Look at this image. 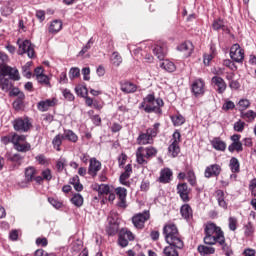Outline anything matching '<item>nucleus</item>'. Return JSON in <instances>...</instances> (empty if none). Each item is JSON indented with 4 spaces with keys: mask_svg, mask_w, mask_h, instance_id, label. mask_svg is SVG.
Segmentation results:
<instances>
[{
    "mask_svg": "<svg viewBox=\"0 0 256 256\" xmlns=\"http://www.w3.org/2000/svg\"><path fill=\"white\" fill-rule=\"evenodd\" d=\"M163 235L166 243H169L171 247H175L176 249H183V247H185L183 237H181L177 225L173 223L166 224L163 227Z\"/></svg>",
    "mask_w": 256,
    "mask_h": 256,
    "instance_id": "f257e3e1",
    "label": "nucleus"
},
{
    "mask_svg": "<svg viewBox=\"0 0 256 256\" xmlns=\"http://www.w3.org/2000/svg\"><path fill=\"white\" fill-rule=\"evenodd\" d=\"M165 102L162 98H155V93L146 95L140 104L139 109H144L145 113H156V115H162Z\"/></svg>",
    "mask_w": 256,
    "mask_h": 256,
    "instance_id": "f03ea898",
    "label": "nucleus"
},
{
    "mask_svg": "<svg viewBox=\"0 0 256 256\" xmlns=\"http://www.w3.org/2000/svg\"><path fill=\"white\" fill-rule=\"evenodd\" d=\"M157 153H159V150L154 146H140L136 150V162L138 165L145 167V165L149 164L151 159L157 157Z\"/></svg>",
    "mask_w": 256,
    "mask_h": 256,
    "instance_id": "7ed1b4c3",
    "label": "nucleus"
},
{
    "mask_svg": "<svg viewBox=\"0 0 256 256\" xmlns=\"http://www.w3.org/2000/svg\"><path fill=\"white\" fill-rule=\"evenodd\" d=\"M160 127L161 123L156 122L152 127L147 128L145 132H140L136 139L137 145H153L155 137L159 135Z\"/></svg>",
    "mask_w": 256,
    "mask_h": 256,
    "instance_id": "20e7f679",
    "label": "nucleus"
},
{
    "mask_svg": "<svg viewBox=\"0 0 256 256\" xmlns=\"http://www.w3.org/2000/svg\"><path fill=\"white\" fill-rule=\"evenodd\" d=\"M204 243L205 245H215L216 239H221L225 233L221 230V227L217 226V224L213 222H208L204 228ZM211 235H216V237H212Z\"/></svg>",
    "mask_w": 256,
    "mask_h": 256,
    "instance_id": "39448f33",
    "label": "nucleus"
},
{
    "mask_svg": "<svg viewBox=\"0 0 256 256\" xmlns=\"http://www.w3.org/2000/svg\"><path fill=\"white\" fill-rule=\"evenodd\" d=\"M25 141H27V136L19 135L17 133L12 134V143L16 151H19L20 153H27V151H31V144Z\"/></svg>",
    "mask_w": 256,
    "mask_h": 256,
    "instance_id": "423d86ee",
    "label": "nucleus"
},
{
    "mask_svg": "<svg viewBox=\"0 0 256 256\" xmlns=\"http://www.w3.org/2000/svg\"><path fill=\"white\" fill-rule=\"evenodd\" d=\"M135 241V234L131 232L128 228H122L118 232V245L124 249L125 247H129L130 243Z\"/></svg>",
    "mask_w": 256,
    "mask_h": 256,
    "instance_id": "0eeeda50",
    "label": "nucleus"
},
{
    "mask_svg": "<svg viewBox=\"0 0 256 256\" xmlns=\"http://www.w3.org/2000/svg\"><path fill=\"white\" fill-rule=\"evenodd\" d=\"M13 129L18 133H29L31 131V127H33V123L29 120V117H19L16 118L13 122Z\"/></svg>",
    "mask_w": 256,
    "mask_h": 256,
    "instance_id": "6e6552de",
    "label": "nucleus"
},
{
    "mask_svg": "<svg viewBox=\"0 0 256 256\" xmlns=\"http://www.w3.org/2000/svg\"><path fill=\"white\" fill-rule=\"evenodd\" d=\"M17 43L19 45L18 55H25V53H27L29 59H35V57H37L35 54V46L29 40L22 42L18 40Z\"/></svg>",
    "mask_w": 256,
    "mask_h": 256,
    "instance_id": "1a4fd4ad",
    "label": "nucleus"
},
{
    "mask_svg": "<svg viewBox=\"0 0 256 256\" xmlns=\"http://www.w3.org/2000/svg\"><path fill=\"white\" fill-rule=\"evenodd\" d=\"M230 58L234 63H243L245 50L239 44H233L230 48Z\"/></svg>",
    "mask_w": 256,
    "mask_h": 256,
    "instance_id": "9d476101",
    "label": "nucleus"
},
{
    "mask_svg": "<svg viewBox=\"0 0 256 256\" xmlns=\"http://www.w3.org/2000/svg\"><path fill=\"white\" fill-rule=\"evenodd\" d=\"M149 219H151V214H149V211H144L143 213L135 214L132 217V223L136 229H144L145 222L149 221Z\"/></svg>",
    "mask_w": 256,
    "mask_h": 256,
    "instance_id": "9b49d317",
    "label": "nucleus"
},
{
    "mask_svg": "<svg viewBox=\"0 0 256 256\" xmlns=\"http://www.w3.org/2000/svg\"><path fill=\"white\" fill-rule=\"evenodd\" d=\"M176 191L183 203H189V201H191V197L189 196L191 195V189L189 188V185H187V183H178Z\"/></svg>",
    "mask_w": 256,
    "mask_h": 256,
    "instance_id": "f8f14e48",
    "label": "nucleus"
},
{
    "mask_svg": "<svg viewBox=\"0 0 256 256\" xmlns=\"http://www.w3.org/2000/svg\"><path fill=\"white\" fill-rule=\"evenodd\" d=\"M191 93L194 97H203L205 95V80L197 78L191 84Z\"/></svg>",
    "mask_w": 256,
    "mask_h": 256,
    "instance_id": "ddd939ff",
    "label": "nucleus"
},
{
    "mask_svg": "<svg viewBox=\"0 0 256 256\" xmlns=\"http://www.w3.org/2000/svg\"><path fill=\"white\" fill-rule=\"evenodd\" d=\"M223 171V168L219 164H210L204 170V177L211 179L212 177H219Z\"/></svg>",
    "mask_w": 256,
    "mask_h": 256,
    "instance_id": "4468645a",
    "label": "nucleus"
},
{
    "mask_svg": "<svg viewBox=\"0 0 256 256\" xmlns=\"http://www.w3.org/2000/svg\"><path fill=\"white\" fill-rule=\"evenodd\" d=\"M101 161L97 160V158H90L89 167H88V175L95 179L97 177L99 171H101Z\"/></svg>",
    "mask_w": 256,
    "mask_h": 256,
    "instance_id": "2eb2a0df",
    "label": "nucleus"
},
{
    "mask_svg": "<svg viewBox=\"0 0 256 256\" xmlns=\"http://www.w3.org/2000/svg\"><path fill=\"white\" fill-rule=\"evenodd\" d=\"M212 85H214V89L219 93V95H223L225 91H227V82L220 76L212 77Z\"/></svg>",
    "mask_w": 256,
    "mask_h": 256,
    "instance_id": "dca6fc26",
    "label": "nucleus"
},
{
    "mask_svg": "<svg viewBox=\"0 0 256 256\" xmlns=\"http://www.w3.org/2000/svg\"><path fill=\"white\" fill-rule=\"evenodd\" d=\"M176 49L182 53L183 57L187 58L191 57L194 47L191 41H185L179 44Z\"/></svg>",
    "mask_w": 256,
    "mask_h": 256,
    "instance_id": "f3484780",
    "label": "nucleus"
},
{
    "mask_svg": "<svg viewBox=\"0 0 256 256\" xmlns=\"http://www.w3.org/2000/svg\"><path fill=\"white\" fill-rule=\"evenodd\" d=\"M2 73L6 75V77H9L11 81H19L21 79V76L19 75V70L16 67H11L9 65H6L2 68Z\"/></svg>",
    "mask_w": 256,
    "mask_h": 256,
    "instance_id": "a211bd4d",
    "label": "nucleus"
},
{
    "mask_svg": "<svg viewBox=\"0 0 256 256\" xmlns=\"http://www.w3.org/2000/svg\"><path fill=\"white\" fill-rule=\"evenodd\" d=\"M114 193L119 198L118 207L125 209L127 207V189L123 187H117Z\"/></svg>",
    "mask_w": 256,
    "mask_h": 256,
    "instance_id": "6ab92c4d",
    "label": "nucleus"
},
{
    "mask_svg": "<svg viewBox=\"0 0 256 256\" xmlns=\"http://www.w3.org/2000/svg\"><path fill=\"white\" fill-rule=\"evenodd\" d=\"M24 175L25 181L19 183L20 187H27L29 183L33 182V179H35V175H37V169H35V167L33 166H30L25 169Z\"/></svg>",
    "mask_w": 256,
    "mask_h": 256,
    "instance_id": "aec40b11",
    "label": "nucleus"
},
{
    "mask_svg": "<svg viewBox=\"0 0 256 256\" xmlns=\"http://www.w3.org/2000/svg\"><path fill=\"white\" fill-rule=\"evenodd\" d=\"M55 105H57V98L46 99L37 103V109L41 111V113H45L51 109V107H55Z\"/></svg>",
    "mask_w": 256,
    "mask_h": 256,
    "instance_id": "412c9836",
    "label": "nucleus"
},
{
    "mask_svg": "<svg viewBox=\"0 0 256 256\" xmlns=\"http://www.w3.org/2000/svg\"><path fill=\"white\" fill-rule=\"evenodd\" d=\"M132 173H133V166L131 164H127L124 172L119 177V181L121 185H124L125 187H131V182L127 181V179L131 177Z\"/></svg>",
    "mask_w": 256,
    "mask_h": 256,
    "instance_id": "4be33fe9",
    "label": "nucleus"
},
{
    "mask_svg": "<svg viewBox=\"0 0 256 256\" xmlns=\"http://www.w3.org/2000/svg\"><path fill=\"white\" fill-rule=\"evenodd\" d=\"M173 180V171L169 168H163L160 171V176L158 178L159 183H163L164 185L167 183H171Z\"/></svg>",
    "mask_w": 256,
    "mask_h": 256,
    "instance_id": "5701e85b",
    "label": "nucleus"
},
{
    "mask_svg": "<svg viewBox=\"0 0 256 256\" xmlns=\"http://www.w3.org/2000/svg\"><path fill=\"white\" fill-rule=\"evenodd\" d=\"M180 215L183 217L186 221H189V219H193V208H191V205L185 203L180 207Z\"/></svg>",
    "mask_w": 256,
    "mask_h": 256,
    "instance_id": "b1692460",
    "label": "nucleus"
},
{
    "mask_svg": "<svg viewBox=\"0 0 256 256\" xmlns=\"http://www.w3.org/2000/svg\"><path fill=\"white\" fill-rule=\"evenodd\" d=\"M215 195H216V201L218 202L219 207L224 209V211H227L228 204H227V201H225V192L219 189V190H216Z\"/></svg>",
    "mask_w": 256,
    "mask_h": 256,
    "instance_id": "393cba45",
    "label": "nucleus"
},
{
    "mask_svg": "<svg viewBox=\"0 0 256 256\" xmlns=\"http://www.w3.org/2000/svg\"><path fill=\"white\" fill-rule=\"evenodd\" d=\"M212 29L214 31H224L229 33V28L225 25V21L221 18L215 19L212 23Z\"/></svg>",
    "mask_w": 256,
    "mask_h": 256,
    "instance_id": "a878e982",
    "label": "nucleus"
},
{
    "mask_svg": "<svg viewBox=\"0 0 256 256\" xmlns=\"http://www.w3.org/2000/svg\"><path fill=\"white\" fill-rule=\"evenodd\" d=\"M153 53L159 61H164L167 55V48H165V46L156 45L153 49Z\"/></svg>",
    "mask_w": 256,
    "mask_h": 256,
    "instance_id": "bb28decb",
    "label": "nucleus"
},
{
    "mask_svg": "<svg viewBox=\"0 0 256 256\" xmlns=\"http://www.w3.org/2000/svg\"><path fill=\"white\" fill-rule=\"evenodd\" d=\"M215 55H216L215 45H211L210 53L204 54V56H203V63L206 67H209V65H211V61H213V59H215Z\"/></svg>",
    "mask_w": 256,
    "mask_h": 256,
    "instance_id": "cd10ccee",
    "label": "nucleus"
},
{
    "mask_svg": "<svg viewBox=\"0 0 256 256\" xmlns=\"http://www.w3.org/2000/svg\"><path fill=\"white\" fill-rule=\"evenodd\" d=\"M211 145L216 151H225L227 149V143L221 140V138H214L211 141Z\"/></svg>",
    "mask_w": 256,
    "mask_h": 256,
    "instance_id": "c85d7f7f",
    "label": "nucleus"
},
{
    "mask_svg": "<svg viewBox=\"0 0 256 256\" xmlns=\"http://www.w3.org/2000/svg\"><path fill=\"white\" fill-rule=\"evenodd\" d=\"M63 29V22L61 20H54L50 23L48 28L49 33H59Z\"/></svg>",
    "mask_w": 256,
    "mask_h": 256,
    "instance_id": "c756f323",
    "label": "nucleus"
},
{
    "mask_svg": "<svg viewBox=\"0 0 256 256\" xmlns=\"http://www.w3.org/2000/svg\"><path fill=\"white\" fill-rule=\"evenodd\" d=\"M218 244L222 247V251L226 256L233 255V249L231 248V245L227 244L225 241V236L221 238Z\"/></svg>",
    "mask_w": 256,
    "mask_h": 256,
    "instance_id": "7c9ffc66",
    "label": "nucleus"
},
{
    "mask_svg": "<svg viewBox=\"0 0 256 256\" xmlns=\"http://www.w3.org/2000/svg\"><path fill=\"white\" fill-rule=\"evenodd\" d=\"M241 119H244V121H247V123H253L256 118V112L253 110H248L246 112H241L240 114Z\"/></svg>",
    "mask_w": 256,
    "mask_h": 256,
    "instance_id": "2f4dec72",
    "label": "nucleus"
},
{
    "mask_svg": "<svg viewBox=\"0 0 256 256\" xmlns=\"http://www.w3.org/2000/svg\"><path fill=\"white\" fill-rule=\"evenodd\" d=\"M63 140H65V136L63 134L56 135L52 140L53 149L56 151H61V145H63Z\"/></svg>",
    "mask_w": 256,
    "mask_h": 256,
    "instance_id": "473e14b6",
    "label": "nucleus"
},
{
    "mask_svg": "<svg viewBox=\"0 0 256 256\" xmlns=\"http://www.w3.org/2000/svg\"><path fill=\"white\" fill-rule=\"evenodd\" d=\"M198 253L202 256L214 255L215 248L211 246L199 245L197 248Z\"/></svg>",
    "mask_w": 256,
    "mask_h": 256,
    "instance_id": "72a5a7b5",
    "label": "nucleus"
},
{
    "mask_svg": "<svg viewBox=\"0 0 256 256\" xmlns=\"http://www.w3.org/2000/svg\"><path fill=\"white\" fill-rule=\"evenodd\" d=\"M229 167L232 173H240L241 172V164L239 163V159L236 157H232L229 162Z\"/></svg>",
    "mask_w": 256,
    "mask_h": 256,
    "instance_id": "f704fd0d",
    "label": "nucleus"
},
{
    "mask_svg": "<svg viewBox=\"0 0 256 256\" xmlns=\"http://www.w3.org/2000/svg\"><path fill=\"white\" fill-rule=\"evenodd\" d=\"M121 91L123 93H135L137 91V85L132 82H124L121 85Z\"/></svg>",
    "mask_w": 256,
    "mask_h": 256,
    "instance_id": "c9c22d12",
    "label": "nucleus"
},
{
    "mask_svg": "<svg viewBox=\"0 0 256 256\" xmlns=\"http://www.w3.org/2000/svg\"><path fill=\"white\" fill-rule=\"evenodd\" d=\"M106 233L110 237L117 235V233H119V224L117 222H110L106 229Z\"/></svg>",
    "mask_w": 256,
    "mask_h": 256,
    "instance_id": "e433bc0d",
    "label": "nucleus"
},
{
    "mask_svg": "<svg viewBox=\"0 0 256 256\" xmlns=\"http://www.w3.org/2000/svg\"><path fill=\"white\" fill-rule=\"evenodd\" d=\"M62 135H64V139H67L70 143H77L79 141V136H77L73 130H65Z\"/></svg>",
    "mask_w": 256,
    "mask_h": 256,
    "instance_id": "4c0bfd02",
    "label": "nucleus"
},
{
    "mask_svg": "<svg viewBox=\"0 0 256 256\" xmlns=\"http://www.w3.org/2000/svg\"><path fill=\"white\" fill-rule=\"evenodd\" d=\"M179 153H181V146H179V144L171 143L168 146V154L171 155L173 158L179 157Z\"/></svg>",
    "mask_w": 256,
    "mask_h": 256,
    "instance_id": "58836bf2",
    "label": "nucleus"
},
{
    "mask_svg": "<svg viewBox=\"0 0 256 256\" xmlns=\"http://www.w3.org/2000/svg\"><path fill=\"white\" fill-rule=\"evenodd\" d=\"M161 69H164V71H167L168 73H173L175 71V63L171 62L170 60H163V62L160 64Z\"/></svg>",
    "mask_w": 256,
    "mask_h": 256,
    "instance_id": "ea45409f",
    "label": "nucleus"
},
{
    "mask_svg": "<svg viewBox=\"0 0 256 256\" xmlns=\"http://www.w3.org/2000/svg\"><path fill=\"white\" fill-rule=\"evenodd\" d=\"M171 121L174 127H181V125H185V117L181 114H176L171 116Z\"/></svg>",
    "mask_w": 256,
    "mask_h": 256,
    "instance_id": "a19ab883",
    "label": "nucleus"
},
{
    "mask_svg": "<svg viewBox=\"0 0 256 256\" xmlns=\"http://www.w3.org/2000/svg\"><path fill=\"white\" fill-rule=\"evenodd\" d=\"M23 159H24L23 156H21L20 154H14L8 158V161H11V163H14V167L19 169V167L23 165Z\"/></svg>",
    "mask_w": 256,
    "mask_h": 256,
    "instance_id": "79ce46f5",
    "label": "nucleus"
},
{
    "mask_svg": "<svg viewBox=\"0 0 256 256\" xmlns=\"http://www.w3.org/2000/svg\"><path fill=\"white\" fill-rule=\"evenodd\" d=\"M0 89H2L5 93H9L10 90L13 89V82L9 78H5L0 81Z\"/></svg>",
    "mask_w": 256,
    "mask_h": 256,
    "instance_id": "37998d69",
    "label": "nucleus"
},
{
    "mask_svg": "<svg viewBox=\"0 0 256 256\" xmlns=\"http://www.w3.org/2000/svg\"><path fill=\"white\" fill-rule=\"evenodd\" d=\"M228 151L230 153H241L243 151V143L241 142H232L231 145L228 146Z\"/></svg>",
    "mask_w": 256,
    "mask_h": 256,
    "instance_id": "c03bdc74",
    "label": "nucleus"
},
{
    "mask_svg": "<svg viewBox=\"0 0 256 256\" xmlns=\"http://www.w3.org/2000/svg\"><path fill=\"white\" fill-rule=\"evenodd\" d=\"M186 175L188 183L192 187H195V185H197V176L195 175V171H193V169H190L187 171Z\"/></svg>",
    "mask_w": 256,
    "mask_h": 256,
    "instance_id": "a18cd8bd",
    "label": "nucleus"
},
{
    "mask_svg": "<svg viewBox=\"0 0 256 256\" xmlns=\"http://www.w3.org/2000/svg\"><path fill=\"white\" fill-rule=\"evenodd\" d=\"M9 96L10 97H17V98H20V99H25V93H23L17 87H12V89L9 90Z\"/></svg>",
    "mask_w": 256,
    "mask_h": 256,
    "instance_id": "49530a36",
    "label": "nucleus"
},
{
    "mask_svg": "<svg viewBox=\"0 0 256 256\" xmlns=\"http://www.w3.org/2000/svg\"><path fill=\"white\" fill-rule=\"evenodd\" d=\"M71 203L75 205V207H82L83 206V196L81 194L77 193L74 194L71 198Z\"/></svg>",
    "mask_w": 256,
    "mask_h": 256,
    "instance_id": "de8ad7c7",
    "label": "nucleus"
},
{
    "mask_svg": "<svg viewBox=\"0 0 256 256\" xmlns=\"http://www.w3.org/2000/svg\"><path fill=\"white\" fill-rule=\"evenodd\" d=\"M175 246H166L163 250L165 256H179V252L174 248Z\"/></svg>",
    "mask_w": 256,
    "mask_h": 256,
    "instance_id": "09e8293b",
    "label": "nucleus"
},
{
    "mask_svg": "<svg viewBox=\"0 0 256 256\" xmlns=\"http://www.w3.org/2000/svg\"><path fill=\"white\" fill-rule=\"evenodd\" d=\"M25 107V98H20L18 97L14 102H13V108L15 111H21Z\"/></svg>",
    "mask_w": 256,
    "mask_h": 256,
    "instance_id": "8fccbe9b",
    "label": "nucleus"
},
{
    "mask_svg": "<svg viewBox=\"0 0 256 256\" xmlns=\"http://www.w3.org/2000/svg\"><path fill=\"white\" fill-rule=\"evenodd\" d=\"M112 63L116 67H119L121 65V63H123V58L121 57L119 52H113V54H112Z\"/></svg>",
    "mask_w": 256,
    "mask_h": 256,
    "instance_id": "3c124183",
    "label": "nucleus"
},
{
    "mask_svg": "<svg viewBox=\"0 0 256 256\" xmlns=\"http://www.w3.org/2000/svg\"><path fill=\"white\" fill-rule=\"evenodd\" d=\"M78 77H81V70L77 67H72L69 71V78L73 81V79H77Z\"/></svg>",
    "mask_w": 256,
    "mask_h": 256,
    "instance_id": "603ef678",
    "label": "nucleus"
},
{
    "mask_svg": "<svg viewBox=\"0 0 256 256\" xmlns=\"http://www.w3.org/2000/svg\"><path fill=\"white\" fill-rule=\"evenodd\" d=\"M9 63V56L5 52H0V71L3 67H7Z\"/></svg>",
    "mask_w": 256,
    "mask_h": 256,
    "instance_id": "864d4df0",
    "label": "nucleus"
},
{
    "mask_svg": "<svg viewBox=\"0 0 256 256\" xmlns=\"http://www.w3.org/2000/svg\"><path fill=\"white\" fill-rule=\"evenodd\" d=\"M250 105H251V102H249L247 99H241L238 102V109L242 113L245 111V109H248V107H250Z\"/></svg>",
    "mask_w": 256,
    "mask_h": 256,
    "instance_id": "5fc2aeb1",
    "label": "nucleus"
},
{
    "mask_svg": "<svg viewBox=\"0 0 256 256\" xmlns=\"http://www.w3.org/2000/svg\"><path fill=\"white\" fill-rule=\"evenodd\" d=\"M255 232V228H253V223L248 222L245 226H244V234L246 237H251V235H253V233Z\"/></svg>",
    "mask_w": 256,
    "mask_h": 256,
    "instance_id": "6e6d98bb",
    "label": "nucleus"
},
{
    "mask_svg": "<svg viewBox=\"0 0 256 256\" xmlns=\"http://www.w3.org/2000/svg\"><path fill=\"white\" fill-rule=\"evenodd\" d=\"M111 187L107 184H101L98 187V193H100L101 195H109V193H111Z\"/></svg>",
    "mask_w": 256,
    "mask_h": 256,
    "instance_id": "4d7b16f0",
    "label": "nucleus"
},
{
    "mask_svg": "<svg viewBox=\"0 0 256 256\" xmlns=\"http://www.w3.org/2000/svg\"><path fill=\"white\" fill-rule=\"evenodd\" d=\"M228 227H229L230 231H237V218L229 217Z\"/></svg>",
    "mask_w": 256,
    "mask_h": 256,
    "instance_id": "13d9d810",
    "label": "nucleus"
},
{
    "mask_svg": "<svg viewBox=\"0 0 256 256\" xmlns=\"http://www.w3.org/2000/svg\"><path fill=\"white\" fill-rule=\"evenodd\" d=\"M245 130V122L239 120L234 123V131H237L238 133H243Z\"/></svg>",
    "mask_w": 256,
    "mask_h": 256,
    "instance_id": "bf43d9fd",
    "label": "nucleus"
},
{
    "mask_svg": "<svg viewBox=\"0 0 256 256\" xmlns=\"http://www.w3.org/2000/svg\"><path fill=\"white\" fill-rule=\"evenodd\" d=\"M41 175L44 181H51V179H53V174L51 173V169L49 168L43 170Z\"/></svg>",
    "mask_w": 256,
    "mask_h": 256,
    "instance_id": "052dcab7",
    "label": "nucleus"
},
{
    "mask_svg": "<svg viewBox=\"0 0 256 256\" xmlns=\"http://www.w3.org/2000/svg\"><path fill=\"white\" fill-rule=\"evenodd\" d=\"M223 111H233L235 109V103L231 100H226L222 106Z\"/></svg>",
    "mask_w": 256,
    "mask_h": 256,
    "instance_id": "680f3d73",
    "label": "nucleus"
},
{
    "mask_svg": "<svg viewBox=\"0 0 256 256\" xmlns=\"http://www.w3.org/2000/svg\"><path fill=\"white\" fill-rule=\"evenodd\" d=\"M171 141H172L171 143L177 144V145H179V143H181V132H179V130L174 131Z\"/></svg>",
    "mask_w": 256,
    "mask_h": 256,
    "instance_id": "e2e57ef3",
    "label": "nucleus"
},
{
    "mask_svg": "<svg viewBox=\"0 0 256 256\" xmlns=\"http://www.w3.org/2000/svg\"><path fill=\"white\" fill-rule=\"evenodd\" d=\"M87 87L86 86H76L75 88V92L77 93V95H79L80 97H84L85 95H87Z\"/></svg>",
    "mask_w": 256,
    "mask_h": 256,
    "instance_id": "0e129e2a",
    "label": "nucleus"
},
{
    "mask_svg": "<svg viewBox=\"0 0 256 256\" xmlns=\"http://www.w3.org/2000/svg\"><path fill=\"white\" fill-rule=\"evenodd\" d=\"M224 67H228V69H231V71H237V66L235 63L229 59H226L223 61Z\"/></svg>",
    "mask_w": 256,
    "mask_h": 256,
    "instance_id": "69168bd1",
    "label": "nucleus"
},
{
    "mask_svg": "<svg viewBox=\"0 0 256 256\" xmlns=\"http://www.w3.org/2000/svg\"><path fill=\"white\" fill-rule=\"evenodd\" d=\"M35 159H36L37 163H39V165H48L49 164V160H47V157H45L43 154L36 156Z\"/></svg>",
    "mask_w": 256,
    "mask_h": 256,
    "instance_id": "338daca9",
    "label": "nucleus"
},
{
    "mask_svg": "<svg viewBox=\"0 0 256 256\" xmlns=\"http://www.w3.org/2000/svg\"><path fill=\"white\" fill-rule=\"evenodd\" d=\"M249 190L251 194L256 197V178L252 179L249 184Z\"/></svg>",
    "mask_w": 256,
    "mask_h": 256,
    "instance_id": "774afa93",
    "label": "nucleus"
}]
</instances>
